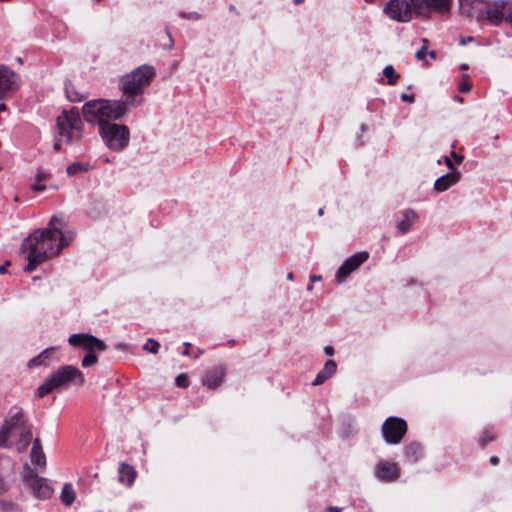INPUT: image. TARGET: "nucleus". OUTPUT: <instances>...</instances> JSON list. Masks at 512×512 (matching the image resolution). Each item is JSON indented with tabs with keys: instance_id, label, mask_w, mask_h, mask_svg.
Returning <instances> with one entry per match:
<instances>
[{
	"instance_id": "obj_1",
	"label": "nucleus",
	"mask_w": 512,
	"mask_h": 512,
	"mask_svg": "<svg viewBox=\"0 0 512 512\" xmlns=\"http://www.w3.org/2000/svg\"><path fill=\"white\" fill-rule=\"evenodd\" d=\"M155 76V70L150 65H142L121 78L120 100L97 99L85 103V111L89 115L100 113L115 119H120L132 107L142 100L143 90Z\"/></svg>"
},
{
	"instance_id": "obj_2",
	"label": "nucleus",
	"mask_w": 512,
	"mask_h": 512,
	"mask_svg": "<svg viewBox=\"0 0 512 512\" xmlns=\"http://www.w3.org/2000/svg\"><path fill=\"white\" fill-rule=\"evenodd\" d=\"M57 221L52 217L47 228L35 230L22 242L20 251L28 261L25 272L30 273L39 264L58 256L72 242L73 234L58 228Z\"/></svg>"
},
{
	"instance_id": "obj_3",
	"label": "nucleus",
	"mask_w": 512,
	"mask_h": 512,
	"mask_svg": "<svg viewBox=\"0 0 512 512\" xmlns=\"http://www.w3.org/2000/svg\"><path fill=\"white\" fill-rule=\"evenodd\" d=\"M451 0H389L383 7V13L390 20L408 23L414 17L430 18L433 11L447 12Z\"/></svg>"
},
{
	"instance_id": "obj_4",
	"label": "nucleus",
	"mask_w": 512,
	"mask_h": 512,
	"mask_svg": "<svg viewBox=\"0 0 512 512\" xmlns=\"http://www.w3.org/2000/svg\"><path fill=\"white\" fill-rule=\"evenodd\" d=\"M32 441V430L20 407H12L0 428V447L25 450Z\"/></svg>"
},
{
	"instance_id": "obj_5",
	"label": "nucleus",
	"mask_w": 512,
	"mask_h": 512,
	"mask_svg": "<svg viewBox=\"0 0 512 512\" xmlns=\"http://www.w3.org/2000/svg\"><path fill=\"white\" fill-rule=\"evenodd\" d=\"M82 111L86 121L98 124L99 133L104 143L111 150L121 151L128 145L130 133L127 126L112 123L109 120H116L115 118L102 115L100 113H93L92 115H89L85 111V105L83 106Z\"/></svg>"
},
{
	"instance_id": "obj_6",
	"label": "nucleus",
	"mask_w": 512,
	"mask_h": 512,
	"mask_svg": "<svg viewBox=\"0 0 512 512\" xmlns=\"http://www.w3.org/2000/svg\"><path fill=\"white\" fill-rule=\"evenodd\" d=\"M85 382L84 374L73 365L59 367L37 388L36 396L43 398L54 390L68 385L81 386Z\"/></svg>"
},
{
	"instance_id": "obj_7",
	"label": "nucleus",
	"mask_w": 512,
	"mask_h": 512,
	"mask_svg": "<svg viewBox=\"0 0 512 512\" xmlns=\"http://www.w3.org/2000/svg\"><path fill=\"white\" fill-rule=\"evenodd\" d=\"M82 121L79 113L75 110L63 111L57 118L58 142L55 143L54 149L60 150V142L71 143L81 136Z\"/></svg>"
},
{
	"instance_id": "obj_8",
	"label": "nucleus",
	"mask_w": 512,
	"mask_h": 512,
	"mask_svg": "<svg viewBox=\"0 0 512 512\" xmlns=\"http://www.w3.org/2000/svg\"><path fill=\"white\" fill-rule=\"evenodd\" d=\"M68 343L74 347H82L88 353L83 357L81 365L84 368L91 367L98 362L95 352H103L107 349V345L101 339L85 333L72 334L68 338Z\"/></svg>"
},
{
	"instance_id": "obj_9",
	"label": "nucleus",
	"mask_w": 512,
	"mask_h": 512,
	"mask_svg": "<svg viewBox=\"0 0 512 512\" xmlns=\"http://www.w3.org/2000/svg\"><path fill=\"white\" fill-rule=\"evenodd\" d=\"M381 432L387 444H398L407 432V423L399 417H388L382 424Z\"/></svg>"
},
{
	"instance_id": "obj_10",
	"label": "nucleus",
	"mask_w": 512,
	"mask_h": 512,
	"mask_svg": "<svg viewBox=\"0 0 512 512\" xmlns=\"http://www.w3.org/2000/svg\"><path fill=\"white\" fill-rule=\"evenodd\" d=\"M369 257L368 252H358L344 261L336 273V279L341 283L351 272L355 271Z\"/></svg>"
},
{
	"instance_id": "obj_11",
	"label": "nucleus",
	"mask_w": 512,
	"mask_h": 512,
	"mask_svg": "<svg viewBox=\"0 0 512 512\" xmlns=\"http://www.w3.org/2000/svg\"><path fill=\"white\" fill-rule=\"evenodd\" d=\"M376 477L383 482L396 481L400 476V468L397 463L380 461L375 468Z\"/></svg>"
},
{
	"instance_id": "obj_12",
	"label": "nucleus",
	"mask_w": 512,
	"mask_h": 512,
	"mask_svg": "<svg viewBox=\"0 0 512 512\" xmlns=\"http://www.w3.org/2000/svg\"><path fill=\"white\" fill-rule=\"evenodd\" d=\"M24 480L31 487L33 493L38 498L47 499L52 493L53 489L48 483V481L44 478L38 477L37 475H25Z\"/></svg>"
},
{
	"instance_id": "obj_13",
	"label": "nucleus",
	"mask_w": 512,
	"mask_h": 512,
	"mask_svg": "<svg viewBox=\"0 0 512 512\" xmlns=\"http://www.w3.org/2000/svg\"><path fill=\"white\" fill-rule=\"evenodd\" d=\"M506 2L504 0H497L492 4L486 6L483 12L484 18L490 23L498 25L504 18V8Z\"/></svg>"
},
{
	"instance_id": "obj_14",
	"label": "nucleus",
	"mask_w": 512,
	"mask_h": 512,
	"mask_svg": "<svg viewBox=\"0 0 512 512\" xmlns=\"http://www.w3.org/2000/svg\"><path fill=\"white\" fill-rule=\"evenodd\" d=\"M225 368L221 365L216 366L210 369L202 378L203 385L207 386L209 389H214L218 387L224 379L225 376Z\"/></svg>"
},
{
	"instance_id": "obj_15",
	"label": "nucleus",
	"mask_w": 512,
	"mask_h": 512,
	"mask_svg": "<svg viewBox=\"0 0 512 512\" xmlns=\"http://www.w3.org/2000/svg\"><path fill=\"white\" fill-rule=\"evenodd\" d=\"M16 83V75L7 67L0 66V98L11 90Z\"/></svg>"
},
{
	"instance_id": "obj_16",
	"label": "nucleus",
	"mask_w": 512,
	"mask_h": 512,
	"mask_svg": "<svg viewBox=\"0 0 512 512\" xmlns=\"http://www.w3.org/2000/svg\"><path fill=\"white\" fill-rule=\"evenodd\" d=\"M460 180L459 172H451L447 173L441 177H439L434 183V189L437 192H444L448 190L450 187L454 186Z\"/></svg>"
},
{
	"instance_id": "obj_17",
	"label": "nucleus",
	"mask_w": 512,
	"mask_h": 512,
	"mask_svg": "<svg viewBox=\"0 0 512 512\" xmlns=\"http://www.w3.org/2000/svg\"><path fill=\"white\" fill-rule=\"evenodd\" d=\"M337 365L335 361L329 360L325 363L323 369L317 374L312 382V385L318 386L323 384L328 378H330L336 372Z\"/></svg>"
},
{
	"instance_id": "obj_18",
	"label": "nucleus",
	"mask_w": 512,
	"mask_h": 512,
	"mask_svg": "<svg viewBox=\"0 0 512 512\" xmlns=\"http://www.w3.org/2000/svg\"><path fill=\"white\" fill-rule=\"evenodd\" d=\"M416 213L412 209H406L402 212V218L397 223V228L401 233H407L416 220Z\"/></svg>"
},
{
	"instance_id": "obj_19",
	"label": "nucleus",
	"mask_w": 512,
	"mask_h": 512,
	"mask_svg": "<svg viewBox=\"0 0 512 512\" xmlns=\"http://www.w3.org/2000/svg\"><path fill=\"white\" fill-rule=\"evenodd\" d=\"M135 477H136V471L132 466H130L126 463L120 464L119 477H118L119 482H121L122 484H124L126 486H131L135 480Z\"/></svg>"
},
{
	"instance_id": "obj_20",
	"label": "nucleus",
	"mask_w": 512,
	"mask_h": 512,
	"mask_svg": "<svg viewBox=\"0 0 512 512\" xmlns=\"http://www.w3.org/2000/svg\"><path fill=\"white\" fill-rule=\"evenodd\" d=\"M30 457L34 465L45 467L46 457L42 450V446L39 439H35L33 441Z\"/></svg>"
},
{
	"instance_id": "obj_21",
	"label": "nucleus",
	"mask_w": 512,
	"mask_h": 512,
	"mask_svg": "<svg viewBox=\"0 0 512 512\" xmlns=\"http://www.w3.org/2000/svg\"><path fill=\"white\" fill-rule=\"evenodd\" d=\"M404 454L408 460L416 462L422 456V446L419 443H411L406 446Z\"/></svg>"
},
{
	"instance_id": "obj_22",
	"label": "nucleus",
	"mask_w": 512,
	"mask_h": 512,
	"mask_svg": "<svg viewBox=\"0 0 512 512\" xmlns=\"http://www.w3.org/2000/svg\"><path fill=\"white\" fill-rule=\"evenodd\" d=\"M50 179V174L46 171L39 170L36 174L35 183L31 186L34 191H43L46 186L44 182Z\"/></svg>"
},
{
	"instance_id": "obj_23",
	"label": "nucleus",
	"mask_w": 512,
	"mask_h": 512,
	"mask_svg": "<svg viewBox=\"0 0 512 512\" xmlns=\"http://www.w3.org/2000/svg\"><path fill=\"white\" fill-rule=\"evenodd\" d=\"M76 494L71 484H65L61 492V500L66 505H71L75 500Z\"/></svg>"
},
{
	"instance_id": "obj_24",
	"label": "nucleus",
	"mask_w": 512,
	"mask_h": 512,
	"mask_svg": "<svg viewBox=\"0 0 512 512\" xmlns=\"http://www.w3.org/2000/svg\"><path fill=\"white\" fill-rule=\"evenodd\" d=\"M55 351V348L54 347H50V348H47L45 349L44 351H42L38 356L32 358L29 363H28V366L29 367H36V366H40L42 364L45 363L46 359H48V357L50 356V354L52 352Z\"/></svg>"
},
{
	"instance_id": "obj_25",
	"label": "nucleus",
	"mask_w": 512,
	"mask_h": 512,
	"mask_svg": "<svg viewBox=\"0 0 512 512\" xmlns=\"http://www.w3.org/2000/svg\"><path fill=\"white\" fill-rule=\"evenodd\" d=\"M65 91H66L67 98L71 102H78L84 98L83 95H80L77 91H75L74 87L70 83H67L65 85Z\"/></svg>"
},
{
	"instance_id": "obj_26",
	"label": "nucleus",
	"mask_w": 512,
	"mask_h": 512,
	"mask_svg": "<svg viewBox=\"0 0 512 512\" xmlns=\"http://www.w3.org/2000/svg\"><path fill=\"white\" fill-rule=\"evenodd\" d=\"M383 74L388 79V84L395 85L397 83L399 75L395 72L393 66H386L383 70Z\"/></svg>"
},
{
	"instance_id": "obj_27",
	"label": "nucleus",
	"mask_w": 512,
	"mask_h": 512,
	"mask_svg": "<svg viewBox=\"0 0 512 512\" xmlns=\"http://www.w3.org/2000/svg\"><path fill=\"white\" fill-rule=\"evenodd\" d=\"M143 349L149 353L156 354L159 350V343L154 339H148Z\"/></svg>"
},
{
	"instance_id": "obj_28",
	"label": "nucleus",
	"mask_w": 512,
	"mask_h": 512,
	"mask_svg": "<svg viewBox=\"0 0 512 512\" xmlns=\"http://www.w3.org/2000/svg\"><path fill=\"white\" fill-rule=\"evenodd\" d=\"M84 170H85L84 166L81 163H79V162L78 163H72L71 165H69L67 167V173L69 175H76L77 173L82 172Z\"/></svg>"
},
{
	"instance_id": "obj_29",
	"label": "nucleus",
	"mask_w": 512,
	"mask_h": 512,
	"mask_svg": "<svg viewBox=\"0 0 512 512\" xmlns=\"http://www.w3.org/2000/svg\"><path fill=\"white\" fill-rule=\"evenodd\" d=\"M494 439V436L489 430H485L481 436L479 443L484 448L490 441Z\"/></svg>"
},
{
	"instance_id": "obj_30",
	"label": "nucleus",
	"mask_w": 512,
	"mask_h": 512,
	"mask_svg": "<svg viewBox=\"0 0 512 512\" xmlns=\"http://www.w3.org/2000/svg\"><path fill=\"white\" fill-rule=\"evenodd\" d=\"M422 42H423V44H424V45L422 46V48H421L420 50H418V51L416 52V58H417L418 60H423V59L425 58L426 54H427L426 49H427V43H428V40H427V39H425V38H423V39H422Z\"/></svg>"
},
{
	"instance_id": "obj_31",
	"label": "nucleus",
	"mask_w": 512,
	"mask_h": 512,
	"mask_svg": "<svg viewBox=\"0 0 512 512\" xmlns=\"http://www.w3.org/2000/svg\"><path fill=\"white\" fill-rule=\"evenodd\" d=\"M175 381L178 387L186 388L188 386V378L185 374L178 375Z\"/></svg>"
},
{
	"instance_id": "obj_32",
	"label": "nucleus",
	"mask_w": 512,
	"mask_h": 512,
	"mask_svg": "<svg viewBox=\"0 0 512 512\" xmlns=\"http://www.w3.org/2000/svg\"><path fill=\"white\" fill-rule=\"evenodd\" d=\"M459 90L462 93H467L471 90V85L469 83H461L459 86Z\"/></svg>"
},
{
	"instance_id": "obj_33",
	"label": "nucleus",
	"mask_w": 512,
	"mask_h": 512,
	"mask_svg": "<svg viewBox=\"0 0 512 512\" xmlns=\"http://www.w3.org/2000/svg\"><path fill=\"white\" fill-rule=\"evenodd\" d=\"M401 99L405 102H409V103H412L414 101V97L413 95H409V94H402L401 95Z\"/></svg>"
},
{
	"instance_id": "obj_34",
	"label": "nucleus",
	"mask_w": 512,
	"mask_h": 512,
	"mask_svg": "<svg viewBox=\"0 0 512 512\" xmlns=\"http://www.w3.org/2000/svg\"><path fill=\"white\" fill-rule=\"evenodd\" d=\"M444 161H445L446 166H447L450 170H454V165H453V162H452V160L450 159V157L445 156V157H444Z\"/></svg>"
},
{
	"instance_id": "obj_35",
	"label": "nucleus",
	"mask_w": 512,
	"mask_h": 512,
	"mask_svg": "<svg viewBox=\"0 0 512 512\" xmlns=\"http://www.w3.org/2000/svg\"><path fill=\"white\" fill-rule=\"evenodd\" d=\"M8 486L6 482L0 478V495L3 494L7 490Z\"/></svg>"
},
{
	"instance_id": "obj_36",
	"label": "nucleus",
	"mask_w": 512,
	"mask_h": 512,
	"mask_svg": "<svg viewBox=\"0 0 512 512\" xmlns=\"http://www.w3.org/2000/svg\"><path fill=\"white\" fill-rule=\"evenodd\" d=\"M324 352L326 353V355H328V356H332V355H333V353H334V349H333V347H332V346H326V347L324 348Z\"/></svg>"
},
{
	"instance_id": "obj_37",
	"label": "nucleus",
	"mask_w": 512,
	"mask_h": 512,
	"mask_svg": "<svg viewBox=\"0 0 512 512\" xmlns=\"http://www.w3.org/2000/svg\"><path fill=\"white\" fill-rule=\"evenodd\" d=\"M451 156L458 162V163H461L462 160H463V156H460L458 154H456L454 151L451 153Z\"/></svg>"
},
{
	"instance_id": "obj_38",
	"label": "nucleus",
	"mask_w": 512,
	"mask_h": 512,
	"mask_svg": "<svg viewBox=\"0 0 512 512\" xmlns=\"http://www.w3.org/2000/svg\"><path fill=\"white\" fill-rule=\"evenodd\" d=\"M168 36H169V43L167 45H165V48L171 49L173 47L174 40L169 33H168Z\"/></svg>"
},
{
	"instance_id": "obj_39",
	"label": "nucleus",
	"mask_w": 512,
	"mask_h": 512,
	"mask_svg": "<svg viewBox=\"0 0 512 512\" xmlns=\"http://www.w3.org/2000/svg\"><path fill=\"white\" fill-rule=\"evenodd\" d=\"M489 461L492 465L495 466L499 463V458L497 456H491Z\"/></svg>"
},
{
	"instance_id": "obj_40",
	"label": "nucleus",
	"mask_w": 512,
	"mask_h": 512,
	"mask_svg": "<svg viewBox=\"0 0 512 512\" xmlns=\"http://www.w3.org/2000/svg\"><path fill=\"white\" fill-rule=\"evenodd\" d=\"M327 512H340V509L337 507H328Z\"/></svg>"
},
{
	"instance_id": "obj_41",
	"label": "nucleus",
	"mask_w": 512,
	"mask_h": 512,
	"mask_svg": "<svg viewBox=\"0 0 512 512\" xmlns=\"http://www.w3.org/2000/svg\"><path fill=\"white\" fill-rule=\"evenodd\" d=\"M189 19H199V15L196 12H194L189 16Z\"/></svg>"
},
{
	"instance_id": "obj_42",
	"label": "nucleus",
	"mask_w": 512,
	"mask_h": 512,
	"mask_svg": "<svg viewBox=\"0 0 512 512\" xmlns=\"http://www.w3.org/2000/svg\"><path fill=\"white\" fill-rule=\"evenodd\" d=\"M312 281H319L321 280V276H311Z\"/></svg>"
},
{
	"instance_id": "obj_43",
	"label": "nucleus",
	"mask_w": 512,
	"mask_h": 512,
	"mask_svg": "<svg viewBox=\"0 0 512 512\" xmlns=\"http://www.w3.org/2000/svg\"><path fill=\"white\" fill-rule=\"evenodd\" d=\"M5 271H6V267H5V266H3V265H2V266H0V274L5 273Z\"/></svg>"
},
{
	"instance_id": "obj_44",
	"label": "nucleus",
	"mask_w": 512,
	"mask_h": 512,
	"mask_svg": "<svg viewBox=\"0 0 512 512\" xmlns=\"http://www.w3.org/2000/svg\"><path fill=\"white\" fill-rule=\"evenodd\" d=\"M6 110L5 104H0V113Z\"/></svg>"
},
{
	"instance_id": "obj_45",
	"label": "nucleus",
	"mask_w": 512,
	"mask_h": 512,
	"mask_svg": "<svg viewBox=\"0 0 512 512\" xmlns=\"http://www.w3.org/2000/svg\"><path fill=\"white\" fill-rule=\"evenodd\" d=\"M429 55H430L432 58H435V57H436V52H435V51H430V52H429Z\"/></svg>"
},
{
	"instance_id": "obj_46",
	"label": "nucleus",
	"mask_w": 512,
	"mask_h": 512,
	"mask_svg": "<svg viewBox=\"0 0 512 512\" xmlns=\"http://www.w3.org/2000/svg\"><path fill=\"white\" fill-rule=\"evenodd\" d=\"M287 278H288L289 280H292V279H293V273H288Z\"/></svg>"
},
{
	"instance_id": "obj_47",
	"label": "nucleus",
	"mask_w": 512,
	"mask_h": 512,
	"mask_svg": "<svg viewBox=\"0 0 512 512\" xmlns=\"http://www.w3.org/2000/svg\"><path fill=\"white\" fill-rule=\"evenodd\" d=\"M318 214H319L320 216L324 214V210H323V208H320V209H319Z\"/></svg>"
},
{
	"instance_id": "obj_48",
	"label": "nucleus",
	"mask_w": 512,
	"mask_h": 512,
	"mask_svg": "<svg viewBox=\"0 0 512 512\" xmlns=\"http://www.w3.org/2000/svg\"><path fill=\"white\" fill-rule=\"evenodd\" d=\"M184 355H189L188 347H185V351L183 352Z\"/></svg>"
},
{
	"instance_id": "obj_49",
	"label": "nucleus",
	"mask_w": 512,
	"mask_h": 512,
	"mask_svg": "<svg viewBox=\"0 0 512 512\" xmlns=\"http://www.w3.org/2000/svg\"><path fill=\"white\" fill-rule=\"evenodd\" d=\"M302 2H303V0H294L295 4H301Z\"/></svg>"
},
{
	"instance_id": "obj_50",
	"label": "nucleus",
	"mask_w": 512,
	"mask_h": 512,
	"mask_svg": "<svg viewBox=\"0 0 512 512\" xmlns=\"http://www.w3.org/2000/svg\"><path fill=\"white\" fill-rule=\"evenodd\" d=\"M509 18H510V21L512 23V12L510 13Z\"/></svg>"
},
{
	"instance_id": "obj_51",
	"label": "nucleus",
	"mask_w": 512,
	"mask_h": 512,
	"mask_svg": "<svg viewBox=\"0 0 512 512\" xmlns=\"http://www.w3.org/2000/svg\"><path fill=\"white\" fill-rule=\"evenodd\" d=\"M184 345H185L186 347H189V346H190V343L186 342V343H184Z\"/></svg>"
},
{
	"instance_id": "obj_52",
	"label": "nucleus",
	"mask_w": 512,
	"mask_h": 512,
	"mask_svg": "<svg viewBox=\"0 0 512 512\" xmlns=\"http://www.w3.org/2000/svg\"><path fill=\"white\" fill-rule=\"evenodd\" d=\"M38 279H39L38 276L33 277V280H38Z\"/></svg>"
}]
</instances>
